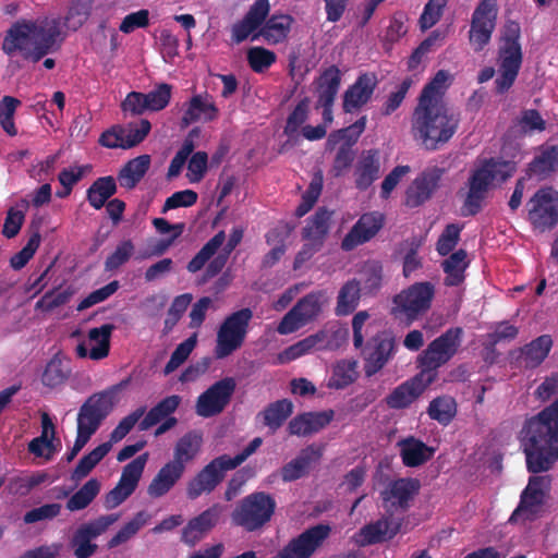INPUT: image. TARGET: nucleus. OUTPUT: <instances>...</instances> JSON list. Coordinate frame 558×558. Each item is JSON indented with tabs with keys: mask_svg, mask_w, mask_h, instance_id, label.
I'll list each match as a JSON object with an SVG mask.
<instances>
[{
	"mask_svg": "<svg viewBox=\"0 0 558 558\" xmlns=\"http://www.w3.org/2000/svg\"><path fill=\"white\" fill-rule=\"evenodd\" d=\"M100 492V482L97 478L88 480L66 501V509L70 511L83 510L90 505Z\"/></svg>",
	"mask_w": 558,
	"mask_h": 558,
	"instance_id": "nucleus-53",
	"label": "nucleus"
},
{
	"mask_svg": "<svg viewBox=\"0 0 558 558\" xmlns=\"http://www.w3.org/2000/svg\"><path fill=\"white\" fill-rule=\"evenodd\" d=\"M451 84V75L446 70H439L423 87L416 106L446 107L442 97Z\"/></svg>",
	"mask_w": 558,
	"mask_h": 558,
	"instance_id": "nucleus-36",
	"label": "nucleus"
},
{
	"mask_svg": "<svg viewBox=\"0 0 558 558\" xmlns=\"http://www.w3.org/2000/svg\"><path fill=\"white\" fill-rule=\"evenodd\" d=\"M333 411H320V412H304L294 416L288 424V432L290 435L295 436H308L318 433L333 418Z\"/></svg>",
	"mask_w": 558,
	"mask_h": 558,
	"instance_id": "nucleus-27",
	"label": "nucleus"
},
{
	"mask_svg": "<svg viewBox=\"0 0 558 558\" xmlns=\"http://www.w3.org/2000/svg\"><path fill=\"white\" fill-rule=\"evenodd\" d=\"M317 102H335L341 85V72L335 64L324 69L315 80Z\"/></svg>",
	"mask_w": 558,
	"mask_h": 558,
	"instance_id": "nucleus-38",
	"label": "nucleus"
},
{
	"mask_svg": "<svg viewBox=\"0 0 558 558\" xmlns=\"http://www.w3.org/2000/svg\"><path fill=\"white\" fill-rule=\"evenodd\" d=\"M497 15V0H482L475 8L469 31V41L475 52L482 51L489 44Z\"/></svg>",
	"mask_w": 558,
	"mask_h": 558,
	"instance_id": "nucleus-12",
	"label": "nucleus"
},
{
	"mask_svg": "<svg viewBox=\"0 0 558 558\" xmlns=\"http://www.w3.org/2000/svg\"><path fill=\"white\" fill-rule=\"evenodd\" d=\"M117 192V183L113 177H101L93 182L87 190V201L95 209L105 206L108 199Z\"/></svg>",
	"mask_w": 558,
	"mask_h": 558,
	"instance_id": "nucleus-45",
	"label": "nucleus"
},
{
	"mask_svg": "<svg viewBox=\"0 0 558 558\" xmlns=\"http://www.w3.org/2000/svg\"><path fill=\"white\" fill-rule=\"evenodd\" d=\"M40 241V233L38 231H35L29 236L25 246L10 258V266L14 270H20L23 267H25V265L29 262V259L33 258L34 254L38 250Z\"/></svg>",
	"mask_w": 558,
	"mask_h": 558,
	"instance_id": "nucleus-60",
	"label": "nucleus"
},
{
	"mask_svg": "<svg viewBox=\"0 0 558 558\" xmlns=\"http://www.w3.org/2000/svg\"><path fill=\"white\" fill-rule=\"evenodd\" d=\"M277 508L276 499L266 492H254L242 498L231 513L235 526L252 533L270 522Z\"/></svg>",
	"mask_w": 558,
	"mask_h": 558,
	"instance_id": "nucleus-5",
	"label": "nucleus"
},
{
	"mask_svg": "<svg viewBox=\"0 0 558 558\" xmlns=\"http://www.w3.org/2000/svg\"><path fill=\"white\" fill-rule=\"evenodd\" d=\"M515 162L499 158H489L477 167L470 175L469 191L461 207V215H477L484 205L487 193L494 181L505 182L515 172Z\"/></svg>",
	"mask_w": 558,
	"mask_h": 558,
	"instance_id": "nucleus-3",
	"label": "nucleus"
},
{
	"mask_svg": "<svg viewBox=\"0 0 558 558\" xmlns=\"http://www.w3.org/2000/svg\"><path fill=\"white\" fill-rule=\"evenodd\" d=\"M413 85L412 77L408 76L391 92L381 107L383 116L392 114L403 102L409 89Z\"/></svg>",
	"mask_w": 558,
	"mask_h": 558,
	"instance_id": "nucleus-61",
	"label": "nucleus"
},
{
	"mask_svg": "<svg viewBox=\"0 0 558 558\" xmlns=\"http://www.w3.org/2000/svg\"><path fill=\"white\" fill-rule=\"evenodd\" d=\"M356 362L342 360L339 361L332 371V376L328 387L335 389H343L350 386L356 379Z\"/></svg>",
	"mask_w": 558,
	"mask_h": 558,
	"instance_id": "nucleus-54",
	"label": "nucleus"
},
{
	"mask_svg": "<svg viewBox=\"0 0 558 558\" xmlns=\"http://www.w3.org/2000/svg\"><path fill=\"white\" fill-rule=\"evenodd\" d=\"M202 435L196 430L184 434L175 444L173 460L170 461L182 471H185V464L192 461L201 450Z\"/></svg>",
	"mask_w": 558,
	"mask_h": 558,
	"instance_id": "nucleus-39",
	"label": "nucleus"
},
{
	"mask_svg": "<svg viewBox=\"0 0 558 558\" xmlns=\"http://www.w3.org/2000/svg\"><path fill=\"white\" fill-rule=\"evenodd\" d=\"M151 124L147 119L125 125L114 124L100 134L98 143L110 149H130L141 144L149 134Z\"/></svg>",
	"mask_w": 558,
	"mask_h": 558,
	"instance_id": "nucleus-14",
	"label": "nucleus"
},
{
	"mask_svg": "<svg viewBox=\"0 0 558 558\" xmlns=\"http://www.w3.org/2000/svg\"><path fill=\"white\" fill-rule=\"evenodd\" d=\"M380 175V159L377 149L364 150L354 168V183L360 191H366Z\"/></svg>",
	"mask_w": 558,
	"mask_h": 558,
	"instance_id": "nucleus-29",
	"label": "nucleus"
},
{
	"mask_svg": "<svg viewBox=\"0 0 558 558\" xmlns=\"http://www.w3.org/2000/svg\"><path fill=\"white\" fill-rule=\"evenodd\" d=\"M377 86V77L374 73H363L349 86L343 94L342 108L347 113L362 108L366 105Z\"/></svg>",
	"mask_w": 558,
	"mask_h": 558,
	"instance_id": "nucleus-25",
	"label": "nucleus"
},
{
	"mask_svg": "<svg viewBox=\"0 0 558 558\" xmlns=\"http://www.w3.org/2000/svg\"><path fill=\"white\" fill-rule=\"evenodd\" d=\"M447 0H428L420 16L418 24L422 31H427L436 25L442 16Z\"/></svg>",
	"mask_w": 558,
	"mask_h": 558,
	"instance_id": "nucleus-62",
	"label": "nucleus"
},
{
	"mask_svg": "<svg viewBox=\"0 0 558 558\" xmlns=\"http://www.w3.org/2000/svg\"><path fill=\"white\" fill-rule=\"evenodd\" d=\"M545 499V492H537V490H527V488H524V490L521 494L520 504L517 507V509L512 512L509 521H515L517 518L525 511H530L531 513H534L536 510L535 508L542 506L544 504Z\"/></svg>",
	"mask_w": 558,
	"mask_h": 558,
	"instance_id": "nucleus-63",
	"label": "nucleus"
},
{
	"mask_svg": "<svg viewBox=\"0 0 558 558\" xmlns=\"http://www.w3.org/2000/svg\"><path fill=\"white\" fill-rule=\"evenodd\" d=\"M32 22H16L7 32L2 43V50L11 56L16 51H21L25 59L31 60L32 53Z\"/></svg>",
	"mask_w": 558,
	"mask_h": 558,
	"instance_id": "nucleus-30",
	"label": "nucleus"
},
{
	"mask_svg": "<svg viewBox=\"0 0 558 558\" xmlns=\"http://www.w3.org/2000/svg\"><path fill=\"white\" fill-rule=\"evenodd\" d=\"M114 329L112 324H105L98 328H92L88 331V339L97 341V345L93 347L90 351L87 350L84 342L78 343L76 347V354L78 357L89 356L92 360H102L108 356L110 351V337Z\"/></svg>",
	"mask_w": 558,
	"mask_h": 558,
	"instance_id": "nucleus-34",
	"label": "nucleus"
},
{
	"mask_svg": "<svg viewBox=\"0 0 558 558\" xmlns=\"http://www.w3.org/2000/svg\"><path fill=\"white\" fill-rule=\"evenodd\" d=\"M208 98L207 94L205 96L197 94L190 99L181 119L182 126H189L199 120L211 122L218 118L219 109Z\"/></svg>",
	"mask_w": 558,
	"mask_h": 558,
	"instance_id": "nucleus-32",
	"label": "nucleus"
},
{
	"mask_svg": "<svg viewBox=\"0 0 558 558\" xmlns=\"http://www.w3.org/2000/svg\"><path fill=\"white\" fill-rule=\"evenodd\" d=\"M402 524V518L395 517L393 513H389V510L385 511L379 519L363 525L357 531L355 542L361 547L389 542L399 534Z\"/></svg>",
	"mask_w": 558,
	"mask_h": 558,
	"instance_id": "nucleus-18",
	"label": "nucleus"
},
{
	"mask_svg": "<svg viewBox=\"0 0 558 558\" xmlns=\"http://www.w3.org/2000/svg\"><path fill=\"white\" fill-rule=\"evenodd\" d=\"M246 60L253 72L263 73L276 62L277 56L269 49L255 46L247 50Z\"/></svg>",
	"mask_w": 558,
	"mask_h": 558,
	"instance_id": "nucleus-56",
	"label": "nucleus"
},
{
	"mask_svg": "<svg viewBox=\"0 0 558 558\" xmlns=\"http://www.w3.org/2000/svg\"><path fill=\"white\" fill-rule=\"evenodd\" d=\"M398 446L400 447L402 463L408 468H416L426 463L435 453L434 448L413 436L401 439Z\"/></svg>",
	"mask_w": 558,
	"mask_h": 558,
	"instance_id": "nucleus-35",
	"label": "nucleus"
},
{
	"mask_svg": "<svg viewBox=\"0 0 558 558\" xmlns=\"http://www.w3.org/2000/svg\"><path fill=\"white\" fill-rule=\"evenodd\" d=\"M418 490L420 482L416 478L404 477L392 481L380 492L385 511L389 509V513H393V509L397 508H400L402 511L408 510L410 501Z\"/></svg>",
	"mask_w": 558,
	"mask_h": 558,
	"instance_id": "nucleus-21",
	"label": "nucleus"
},
{
	"mask_svg": "<svg viewBox=\"0 0 558 558\" xmlns=\"http://www.w3.org/2000/svg\"><path fill=\"white\" fill-rule=\"evenodd\" d=\"M150 167V156L141 155L129 160L118 173L120 185L126 190L134 189Z\"/></svg>",
	"mask_w": 558,
	"mask_h": 558,
	"instance_id": "nucleus-41",
	"label": "nucleus"
},
{
	"mask_svg": "<svg viewBox=\"0 0 558 558\" xmlns=\"http://www.w3.org/2000/svg\"><path fill=\"white\" fill-rule=\"evenodd\" d=\"M292 413L293 403L288 399H281L269 403L258 415L263 416L264 425L275 433Z\"/></svg>",
	"mask_w": 558,
	"mask_h": 558,
	"instance_id": "nucleus-44",
	"label": "nucleus"
},
{
	"mask_svg": "<svg viewBox=\"0 0 558 558\" xmlns=\"http://www.w3.org/2000/svg\"><path fill=\"white\" fill-rule=\"evenodd\" d=\"M324 296V292L315 291L301 298L282 317L277 326V332L290 335L315 320L322 313Z\"/></svg>",
	"mask_w": 558,
	"mask_h": 558,
	"instance_id": "nucleus-11",
	"label": "nucleus"
},
{
	"mask_svg": "<svg viewBox=\"0 0 558 558\" xmlns=\"http://www.w3.org/2000/svg\"><path fill=\"white\" fill-rule=\"evenodd\" d=\"M520 434L526 470L532 474L551 470L558 462V399L527 418Z\"/></svg>",
	"mask_w": 558,
	"mask_h": 558,
	"instance_id": "nucleus-1",
	"label": "nucleus"
},
{
	"mask_svg": "<svg viewBox=\"0 0 558 558\" xmlns=\"http://www.w3.org/2000/svg\"><path fill=\"white\" fill-rule=\"evenodd\" d=\"M558 168V145L544 144L537 148V154L529 162L525 175L545 180Z\"/></svg>",
	"mask_w": 558,
	"mask_h": 558,
	"instance_id": "nucleus-31",
	"label": "nucleus"
},
{
	"mask_svg": "<svg viewBox=\"0 0 558 558\" xmlns=\"http://www.w3.org/2000/svg\"><path fill=\"white\" fill-rule=\"evenodd\" d=\"M361 298L360 282L356 279L347 281L339 290L337 296L336 314L345 316L355 311Z\"/></svg>",
	"mask_w": 558,
	"mask_h": 558,
	"instance_id": "nucleus-47",
	"label": "nucleus"
},
{
	"mask_svg": "<svg viewBox=\"0 0 558 558\" xmlns=\"http://www.w3.org/2000/svg\"><path fill=\"white\" fill-rule=\"evenodd\" d=\"M172 86L161 83L149 93L144 94L145 105L149 111H160L165 109L171 99Z\"/></svg>",
	"mask_w": 558,
	"mask_h": 558,
	"instance_id": "nucleus-59",
	"label": "nucleus"
},
{
	"mask_svg": "<svg viewBox=\"0 0 558 558\" xmlns=\"http://www.w3.org/2000/svg\"><path fill=\"white\" fill-rule=\"evenodd\" d=\"M445 169L433 166L424 169L405 191L404 204L409 208L424 205L438 190Z\"/></svg>",
	"mask_w": 558,
	"mask_h": 558,
	"instance_id": "nucleus-19",
	"label": "nucleus"
},
{
	"mask_svg": "<svg viewBox=\"0 0 558 558\" xmlns=\"http://www.w3.org/2000/svg\"><path fill=\"white\" fill-rule=\"evenodd\" d=\"M226 240L225 231L217 232L198 253L189 262L186 268L190 272L199 271L207 262L217 253Z\"/></svg>",
	"mask_w": 558,
	"mask_h": 558,
	"instance_id": "nucleus-52",
	"label": "nucleus"
},
{
	"mask_svg": "<svg viewBox=\"0 0 558 558\" xmlns=\"http://www.w3.org/2000/svg\"><path fill=\"white\" fill-rule=\"evenodd\" d=\"M427 414L432 420L447 426L457 415V402L450 396L437 397L429 402Z\"/></svg>",
	"mask_w": 558,
	"mask_h": 558,
	"instance_id": "nucleus-49",
	"label": "nucleus"
},
{
	"mask_svg": "<svg viewBox=\"0 0 558 558\" xmlns=\"http://www.w3.org/2000/svg\"><path fill=\"white\" fill-rule=\"evenodd\" d=\"M252 318L253 311L250 307H243L226 316L217 330L214 349L216 359L228 357L243 345Z\"/></svg>",
	"mask_w": 558,
	"mask_h": 558,
	"instance_id": "nucleus-8",
	"label": "nucleus"
},
{
	"mask_svg": "<svg viewBox=\"0 0 558 558\" xmlns=\"http://www.w3.org/2000/svg\"><path fill=\"white\" fill-rule=\"evenodd\" d=\"M326 338L327 332L325 330H319L316 333L310 335L287 348L283 351L282 356L286 359V361H293L312 352L315 349L325 348Z\"/></svg>",
	"mask_w": 558,
	"mask_h": 558,
	"instance_id": "nucleus-50",
	"label": "nucleus"
},
{
	"mask_svg": "<svg viewBox=\"0 0 558 558\" xmlns=\"http://www.w3.org/2000/svg\"><path fill=\"white\" fill-rule=\"evenodd\" d=\"M463 329L451 327L428 343L417 356V366L427 376L437 378V369L448 363L459 351L462 342Z\"/></svg>",
	"mask_w": 558,
	"mask_h": 558,
	"instance_id": "nucleus-7",
	"label": "nucleus"
},
{
	"mask_svg": "<svg viewBox=\"0 0 558 558\" xmlns=\"http://www.w3.org/2000/svg\"><path fill=\"white\" fill-rule=\"evenodd\" d=\"M220 509L218 505L203 511L191 519L182 530L181 541L190 547H194L218 523Z\"/></svg>",
	"mask_w": 558,
	"mask_h": 558,
	"instance_id": "nucleus-26",
	"label": "nucleus"
},
{
	"mask_svg": "<svg viewBox=\"0 0 558 558\" xmlns=\"http://www.w3.org/2000/svg\"><path fill=\"white\" fill-rule=\"evenodd\" d=\"M553 347V340L549 335H542L530 343L520 348L519 357L523 360L526 368H535L539 366L547 357Z\"/></svg>",
	"mask_w": 558,
	"mask_h": 558,
	"instance_id": "nucleus-42",
	"label": "nucleus"
},
{
	"mask_svg": "<svg viewBox=\"0 0 558 558\" xmlns=\"http://www.w3.org/2000/svg\"><path fill=\"white\" fill-rule=\"evenodd\" d=\"M331 534V526L318 523L292 537L275 558H312Z\"/></svg>",
	"mask_w": 558,
	"mask_h": 558,
	"instance_id": "nucleus-10",
	"label": "nucleus"
},
{
	"mask_svg": "<svg viewBox=\"0 0 558 558\" xmlns=\"http://www.w3.org/2000/svg\"><path fill=\"white\" fill-rule=\"evenodd\" d=\"M521 27L515 21L508 20L501 28L498 47V72L495 90L502 95L514 84L523 62L520 43Z\"/></svg>",
	"mask_w": 558,
	"mask_h": 558,
	"instance_id": "nucleus-4",
	"label": "nucleus"
},
{
	"mask_svg": "<svg viewBox=\"0 0 558 558\" xmlns=\"http://www.w3.org/2000/svg\"><path fill=\"white\" fill-rule=\"evenodd\" d=\"M20 105L21 101L12 96H4L0 101V125L10 136L17 134V129L14 123V113Z\"/></svg>",
	"mask_w": 558,
	"mask_h": 558,
	"instance_id": "nucleus-58",
	"label": "nucleus"
},
{
	"mask_svg": "<svg viewBox=\"0 0 558 558\" xmlns=\"http://www.w3.org/2000/svg\"><path fill=\"white\" fill-rule=\"evenodd\" d=\"M147 460L148 453L145 452L133 459L123 468L118 485L125 488V490H128L126 493L133 494L135 492Z\"/></svg>",
	"mask_w": 558,
	"mask_h": 558,
	"instance_id": "nucleus-51",
	"label": "nucleus"
},
{
	"mask_svg": "<svg viewBox=\"0 0 558 558\" xmlns=\"http://www.w3.org/2000/svg\"><path fill=\"white\" fill-rule=\"evenodd\" d=\"M111 442H102L90 452L83 456L71 473V480L78 482L86 477L93 469L109 453Z\"/></svg>",
	"mask_w": 558,
	"mask_h": 558,
	"instance_id": "nucleus-48",
	"label": "nucleus"
},
{
	"mask_svg": "<svg viewBox=\"0 0 558 558\" xmlns=\"http://www.w3.org/2000/svg\"><path fill=\"white\" fill-rule=\"evenodd\" d=\"M434 294L430 282H416L395 295L391 314L395 318L411 324L429 310Z\"/></svg>",
	"mask_w": 558,
	"mask_h": 558,
	"instance_id": "nucleus-9",
	"label": "nucleus"
},
{
	"mask_svg": "<svg viewBox=\"0 0 558 558\" xmlns=\"http://www.w3.org/2000/svg\"><path fill=\"white\" fill-rule=\"evenodd\" d=\"M231 470L234 469L227 460V454L213 459L187 483V497L194 500L203 494L213 493L222 483L226 473Z\"/></svg>",
	"mask_w": 558,
	"mask_h": 558,
	"instance_id": "nucleus-16",
	"label": "nucleus"
},
{
	"mask_svg": "<svg viewBox=\"0 0 558 558\" xmlns=\"http://www.w3.org/2000/svg\"><path fill=\"white\" fill-rule=\"evenodd\" d=\"M383 226V215L375 211L363 214L343 238L341 242L342 250L352 251L371 241Z\"/></svg>",
	"mask_w": 558,
	"mask_h": 558,
	"instance_id": "nucleus-22",
	"label": "nucleus"
},
{
	"mask_svg": "<svg viewBox=\"0 0 558 558\" xmlns=\"http://www.w3.org/2000/svg\"><path fill=\"white\" fill-rule=\"evenodd\" d=\"M293 17L289 14L271 15L266 17L257 34L252 36V41L264 38L268 44L276 45L287 39Z\"/></svg>",
	"mask_w": 558,
	"mask_h": 558,
	"instance_id": "nucleus-33",
	"label": "nucleus"
},
{
	"mask_svg": "<svg viewBox=\"0 0 558 558\" xmlns=\"http://www.w3.org/2000/svg\"><path fill=\"white\" fill-rule=\"evenodd\" d=\"M331 215L332 213L327 208H318L316 213L307 219L306 226L302 231V240L304 242H312L323 247L329 231Z\"/></svg>",
	"mask_w": 558,
	"mask_h": 558,
	"instance_id": "nucleus-37",
	"label": "nucleus"
},
{
	"mask_svg": "<svg viewBox=\"0 0 558 558\" xmlns=\"http://www.w3.org/2000/svg\"><path fill=\"white\" fill-rule=\"evenodd\" d=\"M92 7L93 0H73L66 15L68 25L73 29L81 27L90 15Z\"/></svg>",
	"mask_w": 558,
	"mask_h": 558,
	"instance_id": "nucleus-64",
	"label": "nucleus"
},
{
	"mask_svg": "<svg viewBox=\"0 0 558 558\" xmlns=\"http://www.w3.org/2000/svg\"><path fill=\"white\" fill-rule=\"evenodd\" d=\"M235 388L233 377H225L214 383L198 396L195 404L196 414L205 418L220 414L230 403Z\"/></svg>",
	"mask_w": 558,
	"mask_h": 558,
	"instance_id": "nucleus-15",
	"label": "nucleus"
},
{
	"mask_svg": "<svg viewBox=\"0 0 558 558\" xmlns=\"http://www.w3.org/2000/svg\"><path fill=\"white\" fill-rule=\"evenodd\" d=\"M32 53L31 60L38 62L54 48L58 36L60 35L59 26L56 22L36 24L32 22Z\"/></svg>",
	"mask_w": 558,
	"mask_h": 558,
	"instance_id": "nucleus-28",
	"label": "nucleus"
},
{
	"mask_svg": "<svg viewBox=\"0 0 558 558\" xmlns=\"http://www.w3.org/2000/svg\"><path fill=\"white\" fill-rule=\"evenodd\" d=\"M184 471L171 463H166L148 485L147 493L153 498L166 495L182 477Z\"/></svg>",
	"mask_w": 558,
	"mask_h": 558,
	"instance_id": "nucleus-40",
	"label": "nucleus"
},
{
	"mask_svg": "<svg viewBox=\"0 0 558 558\" xmlns=\"http://www.w3.org/2000/svg\"><path fill=\"white\" fill-rule=\"evenodd\" d=\"M397 350L395 336L390 331H380L362 348L364 373L367 377L377 374L393 357Z\"/></svg>",
	"mask_w": 558,
	"mask_h": 558,
	"instance_id": "nucleus-17",
	"label": "nucleus"
},
{
	"mask_svg": "<svg viewBox=\"0 0 558 558\" xmlns=\"http://www.w3.org/2000/svg\"><path fill=\"white\" fill-rule=\"evenodd\" d=\"M197 343V335L193 333L191 337L181 342L172 352L170 360L163 368L166 376L172 374L178 369L190 356Z\"/></svg>",
	"mask_w": 558,
	"mask_h": 558,
	"instance_id": "nucleus-57",
	"label": "nucleus"
},
{
	"mask_svg": "<svg viewBox=\"0 0 558 558\" xmlns=\"http://www.w3.org/2000/svg\"><path fill=\"white\" fill-rule=\"evenodd\" d=\"M270 5L268 0H256L248 9L243 19L233 24L231 38L235 44H241L248 37L257 34L260 26L269 14Z\"/></svg>",
	"mask_w": 558,
	"mask_h": 558,
	"instance_id": "nucleus-24",
	"label": "nucleus"
},
{
	"mask_svg": "<svg viewBox=\"0 0 558 558\" xmlns=\"http://www.w3.org/2000/svg\"><path fill=\"white\" fill-rule=\"evenodd\" d=\"M527 218L537 229H553L558 223V192L541 187L526 204Z\"/></svg>",
	"mask_w": 558,
	"mask_h": 558,
	"instance_id": "nucleus-13",
	"label": "nucleus"
},
{
	"mask_svg": "<svg viewBox=\"0 0 558 558\" xmlns=\"http://www.w3.org/2000/svg\"><path fill=\"white\" fill-rule=\"evenodd\" d=\"M466 252L458 250L442 262V269L446 274L445 284L447 287H457L464 281V271L468 267Z\"/></svg>",
	"mask_w": 558,
	"mask_h": 558,
	"instance_id": "nucleus-46",
	"label": "nucleus"
},
{
	"mask_svg": "<svg viewBox=\"0 0 558 558\" xmlns=\"http://www.w3.org/2000/svg\"><path fill=\"white\" fill-rule=\"evenodd\" d=\"M180 403L181 397L178 395L163 398L146 413L144 418L138 423V429L142 432L148 430L150 427L171 416L179 408Z\"/></svg>",
	"mask_w": 558,
	"mask_h": 558,
	"instance_id": "nucleus-43",
	"label": "nucleus"
},
{
	"mask_svg": "<svg viewBox=\"0 0 558 558\" xmlns=\"http://www.w3.org/2000/svg\"><path fill=\"white\" fill-rule=\"evenodd\" d=\"M433 383V377L420 371L418 374L397 386L385 398V402L389 409H407L418 399Z\"/></svg>",
	"mask_w": 558,
	"mask_h": 558,
	"instance_id": "nucleus-20",
	"label": "nucleus"
},
{
	"mask_svg": "<svg viewBox=\"0 0 558 558\" xmlns=\"http://www.w3.org/2000/svg\"><path fill=\"white\" fill-rule=\"evenodd\" d=\"M322 457L323 448L315 444L306 446L295 458L281 466L279 471L281 480L284 483H291L307 476L313 465L318 463Z\"/></svg>",
	"mask_w": 558,
	"mask_h": 558,
	"instance_id": "nucleus-23",
	"label": "nucleus"
},
{
	"mask_svg": "<svg viewBox=\"0 0 558 558\" xmlns=\"http://www.w3.org/2000/svg\"><path fill=\"white\" fill-rule=\"evenodd\" d=\"M135 245L131 239H124L119 242L114 251L109 254L105 260V270L114 271L126 264L133 256Z\"/></svg>",
	"mask_w": 558,
	"mask_h": 558,
	"instance_id": "nucleus-55",
	"label": "nucleus"
},
{
	"mask_svg": "<svg viewBox=\"0 0 558 558\" xmlns=\"http://www.w3.org/2000/svg\"><path fill=\"white\" fill-rule=\"evenodd\" d=\"M460 117L447 107L416 106L412 118L414 140L430 151L447 144L458 131Z\"/></svg>",
	"mask_w": 558,
	"mask_h": 558,
	"instance_id": "nucleus-2",
	"label": "nucleus"
},
{
	"mask_svg": "<svg viewBox=\"0 0 558 558\" xmlns=\"http://www.w3.org/2000/svg\"><path fill=\"white\" fill-rule=\"evenodd\" d=\"M112 395L101 391L89 396L76 417V438L73 447L82 450L112 411Z\"/></svg>",
	"mask_w": 558,
	"mask_h": 558,
	"instance_id": "nucleus-6",
	"label": "nucleus"
}]
</instances>
